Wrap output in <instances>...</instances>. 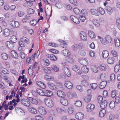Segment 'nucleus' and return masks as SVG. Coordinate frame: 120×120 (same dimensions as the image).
Returning <instances> with one entry per match:
<instances>
[{"label":"nucleus","mask_w":120,"mask_h":120,"mask_svg":"<svg viewBox=\"0 0 120 120\" xmlns=\"http://www.w3.org/2000/svg\"><path fill=\"white\" fill-rule=\"evenodd\" d=\"M52 69L55 71L57 72L59 71V68L56 65L53 64L51 66Z\"/></svg>","instance_id":"603ef678"},{"label":"nucleus","mask_w":120,"mask_h":120,"mask_svg":"<svg viewBox=\"0 0 120 120\" xmlns=\"http://www.w3.org/2000/svg\"><path fill=\"white\" fill-rule=\"evenodd\" d=\"M1 56L4 60H6L8 58V55L6 53H2L1 54Z\"/></svg>","instance_id":"13d9d810"},{"label":"nucleus","mask_w":120,"mask_h":120,"mask_svg":"<svg viewBox=\"0 0 120 120\" xmlns=\"http://www.w3.org/2000/svg\"><path fill=\"white\" fill-rule=\"evenodd\" d=\"M57 93L58 96L61 98H64L66 96L64 92L61 90L58 91H57Z\"/></svg>","instance_id":"a211bd4d"},{"label":"nucleus","mask_w":120,"mask_h":120,"mask_svg":"<svg viewBox=\"0 0 120 120\" xmlns=\"http://www.w3.org/2000/svg\"><path fill=\"white\" fill-rule=\"evenodd\" d=\"M10 24L13 27L15 28H18L19 26V23L16 21L13 20L10 22Z\"/></svg>","instance_id":"9b49d317"},{"label":"nucleus","mask_w":120,"mask_h":120,"mask_svg":"<svg viewBox=\"0 0 120 120\" xmlns=\"http://www.w3.org/2000/svg\"><path fill=\"white\" fill-rule=\"evenodd\" d=\"M28 110L30 112L36 114L37 113V111L36 109L34 107H30L28 108Z\"/></svg>","instance_id":"e433bc0d"},{"label":"nucleus","mask_w":120,"mask_h":120,"mask_svg":"<svg viewBox=\"0 0 120 120\" xmlns=\"http://www.w3.org/2000/svg\"><path fill=\"white\" fill-rule=\"evenodd\" d=\"M81 39L82 40L85 41L87 40V37L86 33L84 32H81L80 34Z\"/></svg>","instance_id":"ddd939ff"},{"label":"nucleus","mask_w":120,"mask_h":120,"mask_svg":"<svg viewBox=\"0 0 120 120\" xmlns=\"http://www.w3.org/2000/svg\"><path fill=\"white\" fill-rule=\"evenodd\" d=\"M10 40L11 42L15 43L17 42V39L16 36H12L11 37Z\"/></svg>","instance_id":"37998d69"},{"label":"nucleus","mask_w":120,"mask_h":120,"mask_svg":"<svg viewBox=\"0 0 120 120\" xmlns=\"http://www.w3.org/2000/svg\"><path fill=\"white\" fill-rule=\"evenodd\" d=\"M3 34L4 36L8 37L10 34V30L8 28H6L3 30Z\"/></svg>","instance_id":"aec40b11"},{"label":"nucleus","mask_w":120,"mask_h":120,"mask_svg":"<svg viewBox=\"0 0 120 120\" xmlns=\"http://www.w3.org/2000/svg\"><path fill=\"white\" fill-rule=\"evenodd\" d=\"M95 108V105L93 104H90L87 106V111L89 112H92Z\"/></svg>","instance_id":"6e6552de"},{"label":"nucleus","mask_w":120,"mask_h":120,"mask_svg":"<svg viewBox=\"0 0 120 120\" xmlns=\"http://www.w3.org/2000/svg\"><path fill=\"white\" fill-rule=\"evenodd\" d=\"M42 61L45 65H49L50 64V62L49 61V60L47 59H43L42 60Z\"/></svg>","instance_id":"8fccbe9b"},{"label":"nucleus","mask_w":120,"mask_h":120,"mask_svg":"<svg viewBox=\"0 0 120 120\" xmlns=\"http://www.w3.org/2000/svg\"><path fill=\"white\" fill-rule=\"evenodd\" d=\"M115 45L116 47H118L120 45V41L119 39L116 38L114 39Z\"/></svg>","instance_id":"c9c22d12"},{"label":"nucleus","mask_w":120,"mask_h":120,"mask_svg":"<svg viewBox=\"0 0 120 120\" xmlns=\"http://www.w3.org/2000/svg\"><path fill=\"white\" fill-rule=\"evenodd\" d=\"M107 84V82L105 81H103L101 82L100 84V89H102L104 88Z\"/></svg>","instance_id":"473e14b6"},{"label":"nucleus","mask_w":120,"mask_h":120,"mask_svg":"<svg viewBox=\"0 0 120 120\" xmlns=\"http://www.w3.org/2000/svg\"><path fill=\"white\" fill-rule=\"evenodd\" d=\"M74 11L76 14H79L80 12L79 9L76 8H75L74 9Z\"/></svg>","instance_id":"69168bd1"},{"label":"nucleus","mask_w":120,"mask_h":120,"mask_svg":"<svg viewBox=\"0 0 120 120\" xmlns=\"http://www.w3.org/2000/svg\"><path fill=\"white\" fill-rule=\"evenodd\" d=\"M98 68L100 70L102 71H105L107 69L106 65L104 64H101L99 65L98 66Z\"/></svg>","instance_id":"6ab92c4d"},{"label":"nucleus","mask_w":120,"mask_h":120,"mask_svg":"<svg viewBox=\"0 0 120 120\" xmlns=\"http://www.w3.org/2000/svg\"><path fill=\"white\" fill-rule=\"evenodd\" d=\"M79 61L81 64L83 65L86 66L88 64L87 60L85 58H79Z\"/></svg>","instance_id":"20e7f679"},{"label":"nucleus","mask_w":120,"mask_h":120,"mask_svg":"<svg viewBox=\"0 0 120 120\" xmlns=\"http://www.w3.org/2000/svg\"><path fill=\"white\" fill-rule=\"evenodd\" d=\"M106 113V112L105 109L102 110L99 112V116L101 117H103L105 115Z\"/></svg>","instance_id":"2f4dec72"},{"label":"nucleus","mask_w":120,"mask_h":120,"mask_svg":"<svg viewBox=\"0 0 120 120\" xmlns=\"http://www.w3.org/2000/svg\"><path fill=\"white\" fill-rule=\"evenodd\" d=\"M120 69V65L118 64H116L114 68V71L116 72H117Z\"/></svg>","instance_id":"bf43d9fd"},{"label":"nucleus","mask_w":120,"mask_h":120,"mask_svg":"<svg viewBox=\"0 0 120 120\" xmlns=\"http://www.w3.org/2000/svg\"><path fill=\"white\" fill-rule=\"evenodd\" d=\"M115 106V103L113 101H112L110 102L109 104V106L111 109L113 108Z\"/></svg>","instance_id":"680f3d73"},{"label":"nucleus","mask_w":120,"mask_h":120,"mask_svg":"<svg viewBox=\"0 0 120 120\" xmlns=\"http://www.w3.org/2000/svg\"><path fill=\"white\" fill-rule=\"evenodd\" d=\"M81 83L83 86H88L89 85V83L87 80H82L81 81Z\"/></svg>","instance_id":"58836bf2"},{"label":"nucleus","mask_w":120,"mask_h":120,"mask_svg":"<svg viewBox=\"0 0 120 120\" xmlns=\"http://www.w3.org/2000/svg\"><path fill=\"white\" fill-rule=\"evenodd\" d=\"M36 92L40 95L44 96V90L43 91L42 90L40 89H38L36 90Z\"/></svg>","instance_id":"3c124183"},{"label":"nucleus","mask_w":120,"mask_h":120,"mask_svg":"<svg viewBox=\"0 0 120 120\" xmlns=\"http://www.w3.org/2000/svg\"><path fill=\"white\" fill-rule=\"evenodd\" d=\"M107 62L109 64H112L115 62V59L112 57H109L107 59Z\"/></svg>","instance_id":"393cba45"},{"label":"nucleus","mask_w":120,"mask_h":120,"mask_svg":"<svg viewBox=\"0 0 120 120\" xmlns=\"http://www.w3.org/2000/svg\"><path fill=\"white\" fill-rule=\"evenodd\" d=\"M44 96L50 97L53 95L52 92L50 90H44Z\"/></svg>","instance_id":"1a4fd4ad"},{"label":"nucleus","mask_w":120,"mask_h":120,"mask_svg":"<svg viewBox=\"0 0 120 120\" xmlns=\"http://www.w3.org/2000/svg\"><path fill=\"white\" fill-rule=\"evenodd\" d=\"M63 71L64 73L68 77L71 75L70 72L68 68L66 67H64L63 68Z\"/></svg>","instance_id":"423d86ee"},{"label":"nucleus","mask_w":120,"mask_h":120,"mask_svg":"<svg viewBox=\"0 0 120 120\" xmlns=\"http://www.w3.org/2000/svg\"><path fill=\"white\" fill-rule=\"evenodd\" d=\"M67 110L64 107H58L56 108V110L59 113H61L62 112H65Z\"/></svg>","instance_id":"dca6fc26"},{"label":"nucleus","mask_w":120,"mask_h":120,"mask_svg":"<svg viewBox=\"0 0 120 120\" xmlns=\"http://www.w3.org/2000/svg\"><path fill=\"white\" fill-rule=\"evenodd\" d=\"M44 101L46 105L47 106L51 107L53 106V102L50 98H46L45 99Z\"/></svg>","instance_id":"f257e3e1"},{"label":"nucleus","mask_w":120,"mask_h":120,"mask_svg":"<svg viewBox=\"0 0 120 120\" xmlns=\"http://www.w3.org/2000/svg\"><path fill=\"white\" fill-rule=\"evenodd\" d=\"M92 95H87L84 98L85 101L86 103L90 102L91 99Z\"/></svg>","instance_id":"4c0bfd02"},{"label":"nucleus","mask_w":120,"mask_h":120,"mask_svg":"<svg viewBox=\"0 0 120 120\" xmlns=\"http://www.w3.org/2000/svg\"><path fill=\"white\" fill-rule=\"evenodd\" d=\"M74 105L77 107H81L82 106V102L79 101H75Z\"/></svg>","instance_id":"de8ad7c7"},{"label":"nucleus","mask_w":120,"mask_h":120,"mask_svg":"<svg viewBox=\"0 0 120 120\" xmlns=\"http://www.w3.org/2000/svg\"><path fill=\"white\" fill-rule=\"evenodd\" d=\"M1 71L4 74H8L9 73V71L7 69L4 68H2L0 69Z\"/></svg>","instance_id":"ea45409f"},{"label":"nucleus","mask_w":120,"mask_h":120,"mask_svg":"<svg viewBox=\"0 0 120 120\" xmlns=\"http://www.w3.org/2000/svg\"><path fill=\"white\" fill-rule=\"evenodd\" d=\"M55 5L56 7L59 9L63 7V4L60 3H56Z\"/></svg>","instance_id":"052dcab7"},{"label":"nucleus","mask_w":120,"mask_h":120,"mask_svg":"<svg viewBox=\"0 0 120 120\" xmlns=\"http://www.w3.org/2000/svg\"><path fill=\"white\" fill-rule=\"evenodd\" d=\"M6 44L8 48L12 49L14 48V45L13 43L10 41H7L6 42Z\"/></svg>","instance_id":"4468645a"},{"label":"nucleus","mask_w":120,"mask_h":120,"mask_svg":"<svg viewBox=\"0 0 120 120\" xmlns=\"http://www.w3.org/2000/svg\"><path fill=\"white\" fill-rule=\"evenodd\" d=\"M47 57L50 60L53 61H55L57 60V58L55 56L52 54L47 55Z\"/></svg>","instance_id":"412c9836"},{"label":"nucleus","mask_w":120,"mask_h":120,"mask_svg":"<svg viewBox=\"0 0 120 120\" xmlns=\"http://www.w3.org/2000/svg\"><path fill=\"white\" fill-rule=\"evenodd\" d=\"M70 18L71 20L74 23L77 24H79V23L80 21L79 19L74 15L71 16Z\"/></svg>","instance_id":"f8f14e48"},{"label":"nucleus","mask_w":120,"mask_h":120,"mask_svg":"<svg viewBox=\"0 0 120 120\" xmlns=\"http://www.w3.org/2000/svg\"><path fill=\"white\" fill-rule=\"evenodd\" d=\"M29 101L33 104L37 105L38 104L37 101L35 99L31 97H29Z\"/></svg>","instance_id":"79ce46f5"},{"label":"nucleus","mask_w":120,"mask_h":120,"mask_svg":"<svg viewBox=\"0 0 120 120\" xmlns=\"http://www.w3.org/2000/svg\"><path fill=\"white\" fill-rule=\"evenodd\" d=\"M79 68H80L79 66L75 65L72 67V69L74 71H76L79 70Z\"/></svg>","instance_id":"e2e57ef3"},{"label":"nucleus","mask_w":120,"mask_h":120,"mask_svg":"<svg viewBox=\"0 0 120 120\" xmlns=\"http://www.w3.org/2000/svg\"><path fill=\"white\" fill-rule=\"evenodd\" d=\"M38 110L39 113L43 116L45 115L47 113V111L45 108L43 106H40L38 108Z\"/></svg>","instance_id":"f03ea898"},{"label":"nucleus","mask_w":120,"mask_h":120,"mask_svg":"<svg viewBox=\"0 0 120 120\" xmlns=\"http://www.w3.org/2000/svg\"><path fill=\"white\" fill-rule=\"evenodd\" d=\"M107 105V101L106 100L103 101L101 103L100 107L102 109H104L106 107Z\"/></svg>","instance_id":"c85d7f7f"},{"label":"nucleus","mask_w":120,"mask_h":120,"mask_svg":"<svg viewBox=\"0 0 120 120\" xmlns=\"http://www.w3.org/2000/svg\"><path fill=\"white\" fill-rule=\"evenodd\" d=\"M105 38L107 42L109 43H110L112 41V37L109 35H106L105 36Z\"/></svg>","instance_id":"a19ab883"},{"label":"nucleus","mask_w":120,"mask_h":120,"mask_svg":"<svg viewBox=\"0 0 120 120\" xmlns=\"http://www.w3.org/2000/svg\"><path fill=\"white\" fill-rule=\"evenodd\" d=\"M84 45L81 42H80L75 45L76 48L79 49H81L82 48L84 47Z\"/></svg>","instance_id":"7c9ffc66"},{"label":"nucleus","mask_w":120,"mask_h":120,"mask_svg":"<svg viewBox=\"0 0 120 120\" xmlns=\"http://www.w3.org/2000/svg\"><path fill=\"white\" fill-rule=\"evenodd\" d=\"M18 114L20 115H24L25 114V112L22 109H19L18 110Z\"/></svg>","instance_id":"864d4df0"},{"label":"nucleus","mask_w":120,"mask_h":120,"mask_svg":"<svg viewBox=\"0 0 120 120\" xmlns=\"http://www.w3.org/2000/svg\"><path fill=\"white\" fill-rule=\"evenodd\" d=\"M33 66H31L29 68L28 70V72L29 74L31 76H32L33 75Z\"/></svg>","instance_id":"a18cd8bd"},{"label":"nucleus","mask_w":120,"mask_h":120,"mask_svg":"<svg viewBox=\"0 0 120 120\" xmlns=\"http://www.w3.org/2000/svg\"><path fill=\"white\" fill-rule=\"evenodd\" d=\"M67 96L70 98H72L74 97H77V95L76 93L71 92H67L66 94Z\"/></svg>","instance_id":"9d476101"},{"label":"nucleus","mask_w":120,"mask_h":120,"mask_svg":"<svg viewBox=\"0 0 120 120\" xmlns=\"http://www.w3.org/2000/svg\"><path fill=\"white\" fill-rule=\"evenodd\" d=\"M98 12L101 15H103L105 13V11L103 8L101 7H98L97 8Z\"/></svg>","instance_id":"f704fd0d"},{"label":"nucleus","mask_w":120,"mask_h":120,"mask_svg":"<svg viewBox=\"0 0 120 120\" xmlns=\"http://www.w3.org/2000/svg\"><path fill=\"white\" fill-rule=\"evenodd\" d=\"M92 22L96 26L98 27H99L100 26V23L98 20L96 19H94L92 20Z\"/></svg>","instance_id":"5701e85b"},{"label":"nucleus","mask_w":120,"mask_h":120,"mask_svg":"<svg viewBox=\"0 0 120 120\" xmlns=\"http://www.w3.org/2000/svg\"><path fill=\"white\" fill-rule=\"evenodd\" d=\"M88 34L89 36L91 38H94L95 37V35L94 33L91 30L88 31Z\"/></svg>","instance_id":"72a5a7b5"},{"label":"nucleus","mask_w":120,"mask_h":120,"mask_svg":"<svg viewBox=\"0 0 120 120\" xmlns=\"http://www.w3.org/2000/svg\"><path fill=\"white\" fill-rule=\"evenodd\" d=\"M81 12L82 14L84 16H86L88 15V12L85 9H82L81 10Z\"/></svg>","instance_id":"49530a36"},{"label":"nucleus","mask_w":120,"mask_h":120,"mask_svg":"<svg viewBox=\"0 0 120 120\" xmlns=\"http://www.w3.org/2000/svg\"><path fill=\"white\" fill-rule=\"evenodd\" d=\"M91 86V88L93 90H95L98 86L97 84L96 83H91L90 84Z\"/></svg>","instance_id":"09e8293b"},{"label":"nucleus","mask_w":120,"mask_h":120,"mask_svg":"<svg viewBox=\"0 0 120 120\" xmlns=\"http://www.w3.org/2000/svg\"><path fill=\"white\" fill-rule=\"evenodd\" d=\"M48 86L52 90H55L56 89V87L55 85L49 82L48 83Z\"/></svg>","instance_id":"bb28decb"},{"label":"nucleus","mask_w":120,"mask_h":120,"mask_svg":"<svg viewBox=\"0 0 120 120\" xmlns=\"http://www.w3.org/2000/svg\"><path fill=\"white\" fill-rule=\"evenodd\" d=\"M76 118L79 120H81L84 117V115L81 112L77 113L75 115Z\"/></svg>","instance_id":"2eb2a0df"},{"label":"nucleus","mask_w":120,"mask_h":120,"mask_svg":"<svg viewBox=\"0 0 120 120\" xmlns=\"http://www.w3.org/2000/svg\"><path fill=\"white\" fill-rule=\"evenodd\" d=\"M45 79L49 81H53L54 79L51 76L46 75L44 76Z\"/></svg>","instance_id":"c03bdc74"},{"label":"nucleus","mask_w":120,"mask_h":120,"mask_svg":"<svg viewBox=\"0 0 120 120\" xmlns=\"http://www.w3.org/2000/svg\"><path fill=\"white\" fill-rule=\"evenodd\" d=\"M85 16H83L82 15L80 16L79 18L80 20L82 22H84L86 19V18Z\"/></svg>","instance_id":"774afa93"},{"label":"nucleus","mask_w":120,"mask_h":120,"mask_svg":"<svg viewBox=\"0 0 120 120\" xmlns=\"http://www.w3.org/2000/svg\"><path fill=\"white\" fill-rule=\"evenodd\" d=\"M91 68L92 70L94 72L97 73L98 72V67L96 65H93L91 66Z\"/></svg>","instance_id":"cd10ccee"},{"label":"nucleus","mask_w":120,"mask_h":120,"mask_svg":"<svg viewBox=\"0 0 120 120\" xmlns=\"http://www.w3.org/2000/svg\"><path fill=\"white\" fill-rule=\"evenodd\" d=\"M90 11L93 15L97 16H99V14L98 11L95 9H92L90 10Z\"/></svg>","instance_id":"a878e982"},{"label":"nucleus","mask_w":120,"mask_h":120,"mask_svg":"<svg viewBox=\"0 0 120 120\" xmlns=\"http://www.w3.org/2000/svg\"><path fill=\"white\" fill-rule=\"evenodd\" d=\"M43 69L45 72L49 74L51 73V71L50 68L49 67H44L43 68Z\"/></svg>","instance_id":"c756f323"},{"label":"nucleus","mask_w":120,"mask_h":120,"mask_svg":"<svg viewBox=\"0 0 120 120\" xmlns=\"http://www.w3.org/2000/svg\"><path fill=\"white\" fill-rule=\"evenodd\" d=\"M105 9L108 13L111 15L113 12V8L109 6H107L105 8Z\"/></svg>","instance_id":"f3484780"},{"label":"nucleus","mask_w":120,"mask_h":120,"mask_svg":"<svg viewBox=\"0 0 120 120\" xmlns=\"http://www.w3.org/2000/svg\"><path fill=\"white\" fill-rule=\"evenodd\" d=\"M70 2L74 5L77 6L78 4L76 0H69Z\"/></svg>","instance_id":"4d7b16f0"},{"label":"nucleus","mask_w":120,"mask_h":120,"mask_svg":"<svg viewBox=\"0 0 120 120\" xmlns=\"http://www.w3.org/2000/svg\"><path fill=\"white\" fill-rule=\"evenodd\" d=\"M65 86L68 89L71 90L73 88V84L70 82L69 81H66L64 82Z\"/></svg>","instance_id":"0eeeda50"},{"label":"nucleus","mask_w":120,"mask_h":120,"mask_svg":"<svg viewBox=\"0 0 120 120\" xmlns=\"http://www.w3.org/2000/svg\"><path fill=\"white\" fill-rule=\"evenodd\" d=\"M37 85L39 86L43 89H44L46 87L45 84L42 82L38 81L36 82Z\"/></svg>","instance_id":"4be33fe9"},{"label":"nucleus","mask_w":120,"mask_h":120,"mask_svg":"<svg viewBox=\"0 0 120 120\" xmlns=\"http://www.w3.org/2000/svg\"><path fill=\"white\" fill-rule=\"evenodd\" d=\"M32 5V4L30 2L27 1L25 3L24 5L25 7H31Z\"/></svg>","instance_id":"5fc2aeb1"},{"label":"nucleus","mask_w":120,"mask_h":120,"mask_svg":"<svg viewBox=\"0 0 120 120\" xmlns=\"http://www.w3.org/2000/svg\"><path fill=\"white\" fill-rule=\"evenodd\" d=\"M76 88L77 90L80 92H82L83 90V87L80 85H78L76 86Z\"/></svg>","instance_id":"6e6d98bb"},{"label":"nucleus","mask_w":120,"mask_h":120,"mask_svg":"<svg viewBox=\"0 0 120 120\" xmlns=\"http://www.w3.org/2000/svg\"><path fill=\"white\" fill-rule=\"evenodd\" d=\"M21 103L23 105L27 107L30 106V104L29 101L26 99H22L21 100Z\"/></svg>","instance_id":"39448f33"},{"label":"nucleus","mask_w":120,"mask_h":120,"mask_svg":"<svg viewBox=\"0 0 120 120\" xmlns=\"http://www.w3.org/2000/svg\"><path fill=\"white\" fill-rule=\"evenodd\" d=\"M116 91L113 90L111 92V95L112 97V98L116 96Z\"/></svg>","instance_id":"338daca9"},{"label":"nucleus","mask_w":120,"mask_h":120,"mask_svg":"<svg viewBox=\"0 0 120 120\" xmlns=\"http://www.w3.org/2000/svg\"><path fill=\"white\" fill-rule=\"evenodd\" d=\"M60 101L61 103L64 106H67L68 104V100L65 99H61L60 100Z\"/></svg>","instance_id":"b1692460"},{"label":"nucleus","mask_w":120,"mask_h":120,"mask_svg":"<svg viewBox=\"0 0 120 120\" xmlns=\"http://www.w3.org/2000/svg\"><path fill=\"white\" fill-rule=\"evenodd\" d=\"M35 118L37 120H44V117L40 115L36 116Z\"/></svg>","instance_id":"0e129e2a"},{"label":"nucleus","mask_w":120,"mask_h":120,"mask_svg":"<svg viewBox=\"0 0 120 120\" xmlns=\"http://www.w3.org/2000/svg\"><path fill=\"white\" fill-rule=\"evenodd\" d=\"M89 71V68L86 66H83L81 68V70L79 71L78 74L80 75L82 73H86L88 72Z\"/></svg>","instance_id":"7ed1b4c3"}]
</instances>
